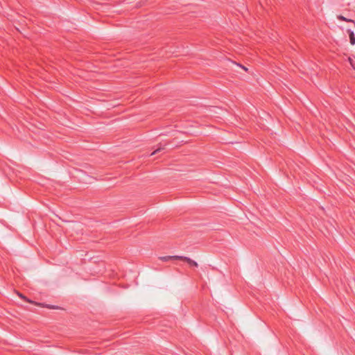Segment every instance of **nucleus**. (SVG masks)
<instances>
[{"label": "nucleus", "instance_id": "5", "mask_svg": "<svg viewBox=\"0 0 355 355\" xmlns=\"http://www.w3.org/2000/svg\"><path fill=\"white\" fill-rule=\"evenodd\" d=\"M18 295L21 298V299H24L25 301L26 302H31V301H30L29 300H28L23 294L21 293H18Z\"/></svg>", "mask_w": 355, "mask_h": 355}, {"label": "nucleus", "instance_id": "3", "mask_svg": "<svg viewBox=\"0 0 355 355\" xmlns=\"http://www.w3.org/2000/svg\"><path fill=\"white\" fill-rule=\"evenodd\" d=\"M347 33L349 34L350 44L352 45H354L355 44V35H354V31H352L350 29H348Z\"/></svg>", "mask_w": 355, "mask_h": 355}, {"label": "nucleus", "instance_id": "2", "mask_svg": "<svg viewBox=\"0 0 355 355\" xmlns=\"http://www.w3.org/2000/svg\"><path fill=\"white\" fill-rule=\"evenodd\" d=\"M180 256H165L159 257V259L163 261H168L170 260H179Z\"/></svg>", "mask_w": 355, "mask_h": 355}, {"label": "nucleus", "instance_id": "6", "mask_svg": "<svg viewBox=\"0 0 355 355\" xmlns=\"http://www.w3.org/2000/svg\"><path fill=\"white\" fill-rule=\"evenodd\" d=\"M160 150H161V148H157V150H155V151H153V152L150 154V156H151V155H155V154H156L157 152H159V151H160Z\"/></svg>", "mask_w": 355, "mask_h": 355}, {"label": "nucleus", "instance_id": "7", "mask_svg": "<svg viewBox=\"0 0 355 355\" xmlns=\"http://www.w3.org/2000/svg\"><path fill=\"white\" fill-rule=\"evenodd\" d=\"M239 67H241L242 69H243L245 71L248 70V69L246 67H245L244 66H243L241 64H239Z\"/></svg>", "mask_w": 355, "mask_h": 355}, {"label": "nucleus", "instance_id": "4", "mask_svg": "<svg viewBox=\"0 0 355 355\" xmlns=\"http://www.w3.org/2000/svg\"><path fill=\"white\" fill-rule=\"evenodd\" d=\"M338 19L339 20H341V21H345L352 22V23H353V24L355 25V22H354V20H352V19H347L346 17H343V16H342V15H339V16H338Z\"/></svg>", "mask_w": 355, "mask_h": 355}, {"label": "nucleus", "instance_id": "1", "mask_svg": "<svg viewBox=\"0 0 355 355\" xmlns=\"http://www.w3.org/2000/svg\"><path fill=\"white\" fill-rule=\"evenodd\" d=\"M179 260L186 261L191 266H194V267L198 266V263L196 261L192 260L191 259H190L189 257H187L180 256V257H179Z\"/></svg>", "mask_w": 355, "mask_h": 355}]
</instances>
